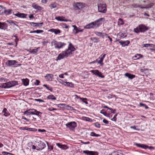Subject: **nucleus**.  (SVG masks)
<instances>
[{
	"label": "nucleus",
	"mask_w": 155,
	"mask_h": 155,
	"mask_svg": "<svg viewBox=\"0 0 155 155\" xmlns=\"http://www.w3.org/2000/svg\"><path fill=\"white\" fill-rule=\"evenodd\" d=\"M76 50L74 46L70 42L69 43L68 48L65 50L62 51L60 53L56 58V60H60L65 58H67L69 55L72 54V52Z\"/></svg>",
	"instance_id": "nucleus-1"
},
{
	"label": "nucleus",
	"mask_w": 155,
	"mask_h": 155,
	"mask_svg": "<svg viewBox=\"0 0 155 155\" xmlns=\"http://www.w3.org/2000/svg\"><path fill=\"white\" fill-rule=\"evenodd\" d=\"M105 20L104 18H101L98 19L94 21L87 24L84 28L85 29L96 28L101 26Z\"/></svg>",
	"instance_id": "nucleus-2"
},
{
	"label": "nucleus",
	"mask_w": 155,
	"mask_h": 155,
	"mask_svg": "<svg viewBox=\"0 0 155 155\" xmlns=\"http://www.w3.org/2000/svg\"><path fill=\"white\" fill-rule=\"evenodd\" d=\"M149 29L148 27L144 24H140L134 29V31L137 34L140 32H144Z\"/></svg>",
	"instance_id": "nucleus-3"
},
{
	"label": "nucleus",
	"mask_w": 155,
	"mask_h": 155,
	"mask_svg": "<svg viewBox=\"0 0 155 155\" xmlns=\"http://www.w3.org/2000/svg\"><path fill=\"white\" fill-rule=\"evenodd\" d=\"M42 113L38 111L35 109H30L25 111L24 112V114L26 115L27 116L29 117L31 115H35L39 117H41Z\"/></svg>",
	"instance_id": "nucleus-4"
},
{
	"label": "nucleus",
	"mask_w": 155,
	"mask_h": 155,
	"mask_svg": "<svg viewBox=\"0 0 155 155\" xmlns=\"http://www.w3.org/2000/svg\"><path fill=\"white\" fill-rule=\"evenodd\" d=\"M51 45H54L55 48L60 49L63 48L66 45V44L64 42L57 41L55 40H54L51 42Z\"/></svg>",
	"instance_id": "nucleus-5"
},
{
	"label": "nucleus",
	"mask_w": 155,
	"mask_h": 155,
	"mask_svg": "<svg viewBox=\"0 0 155 155\" xmlns=\"http://www.w3.org/2000/svg\"><path fill=\"white\" fill-rule=\"evenodd\" d=\"M65 126L70 131H73L77 127V124L75 121H72L67 123Z\"/></svg>",
	"instance_id": "nucleus-6"
},
{
	"label": "nucleus",
	"mask_w": 155,
	"mask_h": 155,
	"mask_svg": "<svg viewBox=\"0 0 155 155\" xmlns=\"http://www.w3.org/2000/svg\"><path fill=\"white\" fill-rule=\"evenodd\" d=\"M36 150H42L46 147L45 143L41 140L36 142Z\"/></svg>",
	"instance_id": "nucleus-7"
},
{
	"label": "nucleus",
	"mask_w": 155,
	"mask_h": 155,
	"mask_svg": "<svg viewBox=\"0 0 155 155\" xmlns=\"http://www.w3.org/2000/svg\"><path fill=\"white\" fill-rule=\"evenodd\" d=\"M73 97H74V99L76 102H79L82 101L83 102L85 103L86 104H88L87 101V99L86 98H81L76 94H74Z\"/></svg>",
	"instance_id": "nucleus-8"
},
{
	"label": "nucleus",
	"mask_w": 155,
	"mask_h": 155,
	"mask_svg": "<svg viewBox=\"0 0 155 155\" xmlns=\"http://www.w3.org/2000/svg\"><path fill=\"white\" fill-rule=\"evenodd\" d=\"M98 8L99 12L104 13L107 12V5L105 4H100L98 5Z\"/></svg>",
	"instance_id": "nucleus-9"
},
{
	"label": "nucleus",
	"mask_w": 155,
	"mask_h": 155,
	"mask_svg": "<svg viewBox=\"0 0 155 155\" xmlns=\"http://www.w3.org/2000/svg\"><path fill=\"white\" fill-rule=\"evenodd\" d=\"M90 71L93 74L99 77L102 78H104V76L103 74L101 72H100L98 70H91Z\"/></svg>",
	"instance_id": "nucleus-10"
},
{
	"label": "nucleus",
	"mask_w": 155,
	"mask_h": 155,
	"mask_svg": "<svg viewBox=\"0 0 155 155\" xmlns=\"http://www.w3.org/2000/svg\"><path fill=\"white\" fill-rule=\"evenodd\" d=\"M85 4L82 2H77L75 3L74 6L76 9H80L85 7Z\"/></svg>",
	"instance_id": "nucleus-11"
},
{
	"label": "nucleus",
	"mask_w": 155,
	"mask_h": 155,
	"mask_svg": "<svg viewBox=\"0 0 155 155\" xmlns=\"http://www.w3.org/2000/svg\"><path fill=\"white\" fill-rule=\"evenodd\" d=\"M127 36V34L124 32L120 31L117 34V36L118 39H117V41H119L120 40L124 38Z\"/></svg>",
	"instance_id": "nucleus-12"
},
{
	"label": "nucleus",
	"mask_w": 155,
	"mask_h": 155,
	"mask_svg": "<svg viewBox=\"0 0 155 155\" xmlns=\"http://www.w3.org/2000/svg\"><path fill=\"white\" fill-rule=\"evenodd\" d=\"M106 55V54H102L100 57L97 59H98L97 63L99 64L101 66H103L104 65L103 61Z\"/></svg>",
	"instance_id": "nucleus-13"
},
{
	"label": "nucleus",
	"mask_w": 155,
	"mask_h": 155,
	"mask_svg": "<svg viewBox=\"0 0 155 155\" xmlns=\"http://www.w3.org/2000/svg\"><path fill=\"white\" fill-rule=\"evenodd\" d=\"M17 62H18L15 60H8L5 62V64L7 66H14Z\"/></svg>",
	"instance_id": "nucleus-14"
},
{
	"label": "nucleus",
	"mask_w": 155,
	"mask_h": 155,
	"mask_svg": "<svg viewBox=\"0 0 155 155\" xmlns=\"http://www.w3.org/2000/svg\"><path fill=\"white\" fill-rule=\"evenodd\" d=\"M72 26L74 28L73 31L74 34L76 35L79 32H82L83 31V29L81 28H78L75 25H72Z\"/></svg>",
	"instance_id": "nucleus-15"
},
{
	"label": "nucleus",
	"mask_w": 155,
	"mask_h": 155,
	"mask_svg": "<svg viewBox=\"0 0 155 155\" xmlns=\"http://www.w3.org/2000/svg\"><path fill=\"white\" fill-rule=\"evenodd\" d=\"M29 23L31 26H32L33 27H38L39 28H41L43 25V22L35 23L34 22H29Z\"/></svg>",
	"instance_id": "nucleus-16"
},
{
	"label": "nucleus",
	"mask_w": 155,
	"mask_h": 155,
	"mask_svg": "<svg viewBox=\"0 0 155 155\" xmlns=\"http://www.w3.org/2000/svg\"><path fill=\"white\" fill-rule=\"evenodd\" d=\"M11 87V86L9 81L1 84V85H0V87L2 88L6 89Z\"/></svg>",
	"instance_id": "nucleus-17"
},
{
	"label": "nucleus",
	"mask_w": 155,
	"mask_h": 155,
	"mask_svg": "<svg viewBox=\"0 0 155 155\" xmlns=\"http://www.w3.org/2000/svg\"><path fill=\"white\" fill-rule=\"evenodd\" d=\"M119 43L121 45L122 47H124L128 46L130 43V41L129 40L125 41H119Z\"/></svg>",
	"instance_id": "nucleus-18"
},
{
	"label": "nucleus",
	"mask_w": 155,
	"mask_h": 155,
	"mask_svg": "<svg viewBox=\"0 0 155 155\" xmlns=\"http://www.w3.org/2000/svg\"><path fill=\"white\" fill-rule=\"evenodd\" d=\"M14 15L19 18H25L26 17L27 15L24 13H20L18 12L17 13L14 14Z\"/></svg>",
	"instance_id": "nucleus-19"
},
{
	"label": "nucleus",
	"mask_w": 155,
	"mask_h": 155,
	"mask_svg": "<svg viewBox=\"0 0 155 155\" xmlns=\"http://www.w3.org/2000/svg\"><path fill=\"white\" fill-rule=\"evenodd\" d=\"M83 152L84 153L87 155H97V154H96L97 153L93 151H90L88 150H84Z\"/></svg>",
	"instance_id": "nucleus-20"
},
{
	"label": "nucleus",
	"mask_w": 155,
	"mask_h": 155,
	"mask_svg": "<svg viewBox=\"0 0 155 155\" xmlns=\"http://www.w3.org/2000/svg\"><path fill=\"white\" fill-rule=\"evenodd\" d=\"M32 7L35 9L39 11H41L42 10V8L40 6L38 5L35 3H33L32 5Z\"/></svg>",
	"instance_id": "nucleus-21"
},
{
	"label": "nucleus",
	"mask_w": 155,
	"mask_h": 155,
	"mask_svg": "<svg viewBox=\"0 0 155 155\" xmlns=\"http://www.w3.org/2000/svg\"><path fill=\"white\" fill-rule=\"evenodd\" d=\"M54 75L52 74H47L45 77L46 79L48 81H52Z\"/></svg>",
	"instance_id": "nucleus-22"
},
{
	"label": "nucleus",
	"mask_w": 155,
	"mask_h": 155,
	"mask_svg": "<svg viewBox=\"0 0 155 155\" xmlns=\"http://www.w3.org/2000/svg\"><path fill=\"white\" fill-rule=\"evenodd\" d=\"M48 31L54 33L55 35L59 34L61 32V31L60 30L54 28L50 29L48 30Z\"/></svg>",
	"instance_id": "nucleus-23"
},
{
	"label": "nucleus",
	"mask_w": 155,
	"mask_h": 155,
	"mask_svg": "<svg viewBox=\"0 0 155 155\" xmlns=\"http://www.w3.org/2000/svg\"><path fill=\"white\" fill-rule=\"evenodd\" d=\"M2 113L3 114V115L6 117L9 116L10 114L7 109L5 108L3 109L2 111Z\"/></svg>",
	"instance_id": "nucleus-24"
},
{
	"label": "nucleus",
	"mask_w": 155,
	"mask_h": 155,
	"mask_svg": "<svg viewBox=\"0 0 155 155\" xmlns=\"http://www.w3.org/2000/svg\"><path fill=\"white\" fill-rule=\"evenodd\" d=\"M40 48L39 47L36 49L29 50L28 51L31 54H36L38 51L40 49Z\"/></svg>",
	"instance_id": "nucleus-25"
},
{
	"label": "nucleus",
	"mask_w": 155,
	"mask_h": 155,
	"mask_svg": "<svg viewBox=\"0 0 155 155\" xmlns=\"http://www.w3.org/2000/svg\"><path fill=\"white\" fill-rule=\"evenodd\" d=\"M65 17L63 16H58L55 18V19L57 20L60 21H67L68 20L66 19H64Z\"/></svg>",
	"instance_id": "nucleus-26"
},
{
	"label": "nucleus",
	"mask_w": 155,
	"mask_h": 155,
	"mask_svg": "<svg viewBox=\"0 0 155 155\" xmlns=\"http://www.w3.org/2000/svg\"><path fill=\"white\" fill-rule=\"evenodd\" d=\"M143 57V55L140 54H136L133 57V59L134 60L139 59L140 58H142Z\"/></svg>",
	"instance_id": "nucleus-27"
},
{
	"label": "nucleus",
	"mask_w": 155,
	"mask_h": 155,
	"mask_svg": "<svg viewBox=\"0 0 155 155\" xmlns=\"http://www.w3.org/2000/svg\"><path fill=\"white\" fill-rule=\"evenodd\" d=\"M125 76L128 77L129 79H133L135 77L134 75L130 74L129 73H127L124 74Z\"/></svg>",
	"instance_id": "nucleus-28"
},
{
	"label": "nucleus",
	"mask_w": 155,
	"mask_h": 155,
	"mask_svg": "<svg viewBox=\"0 0 155 155\" xmlns=\"http://www.w3.org/2000/svg\"><path fill=\"white\" fill-rule=\"evenodd\" d=\"M135 145L138 147H141L143 149H147L148 147L146 145L143 144H141L140 143H136Z\"/></svg>",
	"instance_id": "nucleus-29"
},
{
	"label": "nucleus",
	"mask_w": 155,
	"mask_h": 155,
	"mask_svg": "<svg viewBox=\"0 0 155 155\" xmlns=\"http://www.w3.org/2000/svg\"><path fill=\"white\" fill-rule=\"evenodd\" d=\"M22 81L24 85L27 86L28 85L29 80L28 78L23 79L22 80Z\"/></svg>",
	"instance_id": "nucleus-30"
},
{
	"label": "nucleus",
	"mask_w": 155,
	"mask_h": 155,
	"mask_svg": "<svg viewBox=\"0 0 155 155\" xmlns=\"http://www.w3.org/2000/svg\"><path fill=\"white\" fill-rule=\"evenodd\" d=\"M64 85L65 86L69 87H74V84L72 82H65L64 84Z\"/></svg>",
	"instance_id": "nucleus-31"
},
{
	"label": "nucleus",
	"mask_w": 155,
	"mask_h": 155,
	"mask_svg": "<svg viewBox=\"0 0 155 155\" xmlns=\"http://www.w3.org/2000/svg\"><path fill=\"white\" fill-rule=\"evenodd\" d=\"M7 22L10 24H13L14 25L16 26L17 27H18V23L16 21H14L12 20H9L7 21Z\"/></svg>",
	"instance_id": "nucleus-32"
},
{
	"label": "nucleus",
	"mask_w": 155,
	"mask_h": 155,
	"mask_svg": "<svg viewBox=\"0 0 155 155\" xmlns=\"http://www.w3.org/2000/svg\"><path fill=\"white\" fill-rule=\"evenodd\" d=\"M43 87H45L47 89L50 91L51 92H53V89L52 87L50 86L49 85L46 84H44L42 85Z\"/></svg>",
	"instance_id": "nucleus-33"
},
{
	"label": "nucleus",
	"mask_w": 155,
	"mask_h": 155,
	"mask_svg": "<svg viewBox=\"0 0 155 155\" xmlns=\"http://www.w3.org/2000/svg\"><path fill=\"white\" fill-rule=\"evenodd\" d=\"M47 98L48 99H50L51 100H56V98L53 94L50 95L47 97Z\"/></svg>",
	"instance_id": "nucleus-34"
},
{
	"label": "nucleus",
	"mask_w": 155,
	"mask_h": 155,
	"mask_svg": "<svg viewBox=\"0 0 155 155\" xmlns=\"http://www.w3.org/2000/svg\"><path fill=\"white\" fill-rule=\"evenodd\" d=\"M33 143L32 142L28 143V146L29 147L31 148L33 150H36V146L33 145Z\"/></svg>",
	"instance_id": "nucleus-35"
},
{
	"label": "nucleus",
	"mask_w": 155,
	"mask_h": 155,
	"mask_svg": "<svg viewBox=\"0 0 155 155\" xmlns=\"http://www.w3.org/2000/svg\"><path fill=\"white\" fill-rule=\"evenodd\" d=\"M11 87L16 85L18 84V81H9Z\"/></svg>",
	"instance_id": "nucleus-36"
},
{
	"label": "nucleus",
	"mask_w": 155,
	"mask_h": 155,
	"mask_svg": "<svg viewBox=\"0 0 155 155\" xmlns=\"http://www.w3.org/2000/svg\"><path fill=\"white\" fill-rule=\"evenodd\" d=\"M12 12V10L11 9H8V10L5 9V11L4 12L6 15H8L10 14Z\"/></svg>",
	"instance_id": "nucleus-37"
},
{
	"label": "nucleus",
	"mask_w": 155,
	"mask_h": 155,
	"mask_svg": "<svg viewBox=\"0 0 155 155\" xmlns=\"http://www.w3.org/2000/svg\"><path fill=\"white\" fill-rule=\"evenodd\" d=\"M83 120L86 121H88L89 122H91L92 121V120L91 119L86 117H82Z\"/></svg>",
	"instance_id": "nucleus-38"
},
{
	"label": "nucleus",
	"mask_w": 155,
	"mask_h": 155,
	"mask_svg": "<svg viewBox=\"0 0 155 155\" xmlns=\"http://www.w3.org/2000/svg\"><path fill=\"white\" fill-rule=\"evenodd\" d=\"M94 33L97 36L99 37H102L103 38H104L103 35H102L103 34L102 32L96 31Z\"/></svg>",
	"instance_id": "nucleus-39"
},
{
	"label": "nucleus",
	"mask_w": 155,
	"mask_h": 155,
	"mask_svg": "<svg viewBox=\"0 0 155 155\" xmlns=\"http://www.w3.org/2000/svg\"><path fill=\"white\" fill-rule=\"evenodd\" d=\"M124 23L122 19L119 18L118 21V25L119 26L122 25Z\"/></svg>",
	"instance_id": "nucleus-40"
},
{
	"label": "nucleus",
	"mask_w": 155,
	"mask_h": 155,
	"mask_svg": "<svg viewBox=\"0 0 155 155\" xmlns=\"http://www.w3.org/2000/svg\"><path fill=\"white\" fill-rule=\"evenodd\" d=\"M90 135L92 137H98L101 136V135L98 134H96L94 132H91L90 133Z\"/></svg>",
	"instance_id": "nucleus-41"
},
{
	"label": "nucleus",
	"mask_w": 155,
	"mask_h": 155,
	"mask_svg": "<svg viewBox=\"0 0 155 155\" xmlns=\"http://www.w3.org/2000/svg\"><path fill=\"white\" fill-rule=\"evenodd\" d=\"M91 40L94 43H97L99 40L96 37H93L91 38Z\"/></svg>",
	"instance_id": "nucleus-42"
},
{
	"label": "nucleus",
	"mask_w": 155,
	"mask_h": 155,
	"mask_svg": "<svg viewBox=\"0 0 155 155\" xmlns=\"http://www.w3.org/2000/svg\"><path fill=\"white\" fill-rule=\"evenodd\" d=\"M143 47H153L155 46V45L152 44H144L143 45Z\"/></svg>",
	"instance_id": "nucleus-43"
},
{
	"label": "nucleus",
	"mask_w": 155,
	"mask_h": 155,
	"mask_svg": "<svg viewBox=\"0 0 155 155\" xmlns=\"http://www.w3.org/2000/svg\"><path fill=\"white\" fill-rule=\"evenodd\" d=\"M47 144L48 146V151H50L51 150H52L53 149V147L51 145L49 146V145L48 142H47Z\"/></svg>",
	"instance_id": "nucleus-44"
},
{
	"label": "nucleus",
	"mask_w": 155,
	"mask_h": 155,
	"mask_svg": "<svg viewBox=\"0 0 155 155\" xmlns=\"http://www.w3.org/2000/svg\"><path fill=\"white\" fill-rule=\"evenodd\" d=\"M109 155H122L121 153L117 151H113Z\"/></svg>",
	"instance_id": "nucleus-45"
},
{
	"label": "nucleus",
	"mask_w": 155,
	"mask_h": 155,
	"mask_svg": "<svg viewBox=\"0 0 155 155\" xmlns=\"http://www.w3.org/2000/svg\"><path fill=\"white\" fill-rule=\"evenodd\" d=\"M5 11V8L2 6H0V15L4 13Z\"/></svg>",
	"instance_id": "nucleus-46"
},
{
	"label": "nucleus",
	"mask_w": 155,
	"mask_h": 155,
	"mask_svg": "<svg viewBox=\"0 0 155 155\" xmlns=\"http://www.w3.org/2000/svg\"><path fill=\"white\" fill-rule=\"evenodd\" d=\"M139 106L140 107H145V109H147L149 108V107L146 105L145 104H143L142 103H139Z\"/></svg>",
	"instance_id": "nucleus-47"
},
{
	"label": "nucleus",
	"mask_w": 155,
	"mask_h": 155,
	"mask_svg": "<svg viewBox=\"0 0 155 155\" xmlns=\"http://www.w3.org/2000/svg\"><path fill=\"white\" fill-rule=\"evenodd\" d=\"M93 125L97 128H100L101 127L100 124L98 122H96L93 124Z\"/></svg>",
	"instance_id": "nucleus-48"
},
{
	"label": "nucleus",
	"mask_w": 155,
	"mask_h": 155,
	"mask_svg": "<svg viewBox=\"0 0 155 155\" xmlns=\"http://www.w3.org/2000/svg\"><path fill=\"white\" fill-rule=\"evenodd\" d=\"M2 154L3 155H14V154L7 152L5 151H3L2 153Z\"/></svg>",
	"instance_id": "nucleus-49"
},
{
	"label": "nucleus",
	"mask_w": 155,
	"mask_h": 155,
	"mask_svg": "<svg viewBox=\"0 0 155 155\" xmlns=\"http://www.w3.org/2000/svg\"><path fill=\"white\" fill-rule=\"evenodd\" d=\"M100 113L103 114L104 115L106 116H107V115H108L106 112H105L104 110V109H102Z\"/></svg>",
	"instance_id": "nucleus-50"
},
{
	"label": "nucleus",
	"mask_w": 155,
	"mask_h": 155,
	"mask_svg": "<svg viewBox=\"0 0 155 155\" xmlns=\"http://www.w3.org/2000/svg\"><path fill=\"white\" fill-rule=\"evenodd\" d=\"M57 4L56 3H53L51 4L49 6L52 9L53 8H55L57 7Z\"/></svg>",
	"instance_id": "nucleus-51"
},
{
	"label": "nucleus",
	"mask_w": 155,
	"mask_h": 155,
	"mask_svg": "<svg viewBox=\"0 0 155 155\" xmlns=\"http://www.w3.org/2000/svg\"><path fill=\"white\" fill-rule=\"evenodd\" d=\"M40 83V81L38 80H36L34 82L35 85H38Z\"/></svg>",
	"instance_id": "nucleus-52"
},
{
	"label": "nucleus",
	"mask_w": 155,
	"mask_h": 155,
	"mask_svg": "<svg viewBox=\"0 0 155 155\" xmlns=\"http://www.w3.org/2000/svg\"><path fill=\"white\" fill-rule=\"evenodd\" d=\"M44 32V31L41 30H37L35 31V33H42Z\"/></svg>",
	"instance_id": "nucleus-53"
},
{
	"label": "nucleus",
	"mask_w": 155,
	"mask_h": 155,
	"mask_svg": "<svg viewBox=\"0 0 155 155\" xmlns=\"http://www.w3.org/2000/svg\"><path fill=\"white\" fill-rule=\"evenodd\" d=\"M117 116V114H116L113 117V118L111 119V120L116 122V117Z\"/></svg>",
	"instance_id": "nucleus-54"
},
{
	"label": "nucleus",
	"mask_w": 155,
	"mask_h": 155,
	"mask_svg": "<svg viewBox=\"0 0 155 155\" xmlns=\"http://www.w3.org/2000/svg\"><path fill=\"white\" fill-rule=\"evenodd\" d=\"M67 147L65 145L61 144V149H62L65 150L67 149Z\"/></svg>",
	"instance_id": "nucleus-55"
},
{
	"label": "nucleus",
	"mask_w": 155,
	"mask_h": 155,
	"mask_svg": "<svg viewBox=\"0 0 155 155\" xmlns=\"http://www.w3.org/2000/svg\"><path fill=\"white\" fill-rule=\"evenodd\" d=\"M35 101H38L39 102H44V101L42 99H35Z\"/></svg>",
	"instance_id": "nucleus-56"
},
{
	"label": "nucleus",
	"mask_w": 155,
	"mask_h": 155,
	"mask_svg": "<svg viewBox=\"0 0 155 155\" xmlns=\"http://www.w3.org/2000/svg\"><path fill=\"white\" fill-rule=\"evenodd\" d=\"M19 129L23 130H28V127H20L19 128Z\"/></svg>",
	"instance_id": "nucleus-57"
},
{
	"label": "nucleus",
	"mask_w": 155,
	"mask_h": 155,
	"mask_svg": "<svg viewBox=\"0 0 155 155\" xmlns=\"http://www.w3.org/2000/svg\"><path fill=\"white\" fill-rule=\"evenodd\" d=\"M48 110L49 111H53L54 110H57V109L56 108H55L52 107H50L48 108Z\"/></svg>",
	"instance_id": "nucleus-58"
},
{
	"label": "nucleus",
	"mask_w": 155,
	"mask_h": 155,
	"mask_svg": "<svg viewBox=\"0 0 155 155\" xmlns=\"http://www.w3.org/2000/svg\"><path fill=\"white\" fill-rule=\"evenodd\" d=\"M80 142L81 143L83 144H89L90 143V142L89 141H87V142H84L82 140H80Z\"/></svg>",
	"instance_id": "nucleus-59"
},
{
	"label": "nucleus",
	"mask_w": 155,
	"mask_h": 155,
	"mask_svg": "<svg viewBox=\"0 0 155 155\" xmlns=\"http://www.w3.org/2000/svg\"><path fill=\"white\" fill-rule=\"evenodd\" d=\"M62 26L63 27L65 28H69V26L67 25L65 23H63L62 24Z\"/></svg>",
	"instance_id": "nucleus-60"
},
{
	"label": "nucleus",
	"mask_w": 155,
	"mask_h": 155,
	"mask_svg": "<svg viewBox=\"0 0 155 155\" xmlns=\"http://www.w3.org/2000/svg\"><path fill=\"white\" fill-rule=\"evenodd\" d=\"M19 40V39L18 38H15V39L14 40V41L15 42V46H17L18 45V41Z\"/></svg>",
	"instance_id": "nucleus-61"
},
{
	"label": "nucleus",
	"mask_w": 155,
	"mask_h": 155,
	"mask_svg": "<svg viewBox=\"0 0 155 155\" xmlns=\"http://www.w3.org/2000/svg\"><path fill=\"white\" fill-rule=\"evenodd\" d=\"M48 43V40L43 41L42 42V44L43 45H46Z\"/></svg>",
	"instance_id": "nucleus-62"
},
{
	"label": "nucleus",
	"mask_w": 155,
	"mask_h": 155,
	"mask_svg": "<svg viewBox=\"0 0 155 155\" xmlns=\"http://www.w3.org/2000/svg\"><path fill=\"white\" fill-rule=\"evenodd\" d=\"M59 82L60 83L64 85V83H65V81L61 79H60Z\"/></svg>",
	"instance_id": "nucleus-63"
},
{
	"label": "nucleus",
	"mask_w": 155,
	"mask_h": 155,
	"mask_svg": "<svg viewBox=\"0 0 155 155\" xmlns=\"http://www.w3.org/2000/svg\"><path fill=\"white\" fill-rule=\"evenodd\" d=\"M103 122L104 123L106 124H108L109 123L108 121L105 119L103 120Z\"/></svg>",
	"instance_id": "nucleus-64"
}]
</instances>
